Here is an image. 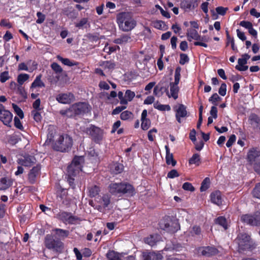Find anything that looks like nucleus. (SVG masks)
Returning a JSON list of instances; mask_svg holds the SVG:
<instances>
[{
    "label": "nucleus",
    "instance_id": "nucleus-1",
    "mask_svg": "<svg viewBox=\"0 0 260 260\" xmlns=\"http://www.w3.org/2000/svg\"><path fill=\"white\" fill-rule=\"evenodd\" d=\"M116 21L119 29L125 32L132 30L137 25L136 21L129 12H121L117 14Z\"/></svg>",
    "mask_w": 260,
    "mask_h": 260
},
{
    "label": "nucleus",
    "instance_id": "nucleus-2",
    "mask_svg": "<svg viewBox=\"0 0 260 260\" xmlns=\"http://www.w3.org/2000/svg\"><path fill=\"white\" fill-rule=\"evenodd\" d=\"M109 192L113 195L127 194L132 196L135 194L133 186L127 183H111L108 187Z\"/></svg>",
    "mask_w": 260,
    "mask_h": 260
},
{
    "label": "nucleus",
    "instance_id": "nucleus-3",
    "mask_svg": "<svg viewBox=\"0 0 260 260\" xmlns=\"http://www.w3.org/2000/svg\"><path fill=\"white\" fill-rule=\"evenodd\" d=\"M89 110V105L87 103H78L72 105L68 109L60 110L59 113L62 115L71 117L88 112Z\"/></svg>",
    "mask_w": 260,
    "mask_h": 260
},
{
    "label": "nucleus",
    "instance_id": "nucleus-4",
    "mask_svg": "<svg viewBox=\"0 0 260 260\" xmlns=\"http://www.w3.org/2000/svg\"><path fill=\"white\" fill-rule=\"evenodd\" d=\"M84 158L83 156H76L73 159L71 165L68 167V181L71 186L73 184L74 180L72 177L76 176L82 171V164Z\"/></svg>",
    "mask_w": 260,
    "mask_h": 260
},
{
    "label": "nucleus",
    "instance_id": "nucleus-5",
    "mask_svg": "<svg viewBox=\"0 0 260 260\" xmlns=\"http://www.w3.org/2000/svg\"><path fill=\"white\" fill-rule=\"evenodd\" d=\"M73 145L72 138L67 134L58 136L53 144V148L61 152H66L70 150Z\"/></svg>",
    "mask_w": 260,
    "mask_h": 260
},
{
    "label": "nucleus",
    "instance_id": "nucleus-6",
    "mask_svg": "<svg viewBox=\"0 0 260 260\" xmlns=\"http://www.w3.org/2000/svg\"><path fill=\"white\" fill-rule=\"evenodd\" d=\"M159 228L170 233H174L180 229L178 220L167 216L162 219L159 223Z\"/></svg>",
    "mask_w": 260,
    "mask_h": 260
},
{
    "label": "nucleus",
    "instance_id": "nucleus-7",
    "mask_svg": "<svg viewBox=\"0 0 260 260\" xmlns=\"http://www.w3.org/2000/svg\"><path fill=\"white\" fill-rule=\"evenodd\" d=\"M96 203H94L92 201L89 202V205L99 211L105 213L107 210L110 209L111 205V196L108 194L103 196L102 198L95 200Z\"/></svg>",
    "mask_w": 260,
    "mask_h": 260
},
{
    "label": "nucleus",
    "instance_id": "nucleus-8",
    "mask_svg": "<svg viewBox=\"0 0 260 260\" xmlns=\"http://www.w3.org/2000/svg\"><path fill=\"white\" fill-rule=\"evenodd\" d=\"M180 71L181 69L179 68H177L175 72L174 76V82H171L170 84V92L168 91L167 94L169 98H173L174 100H176L178 98V94L179 92L178 84L180 79Z\"/></svg>",
    "mask_w": 260,
    "mask_h": 260
},
{
    "label": "nucleus",
    "instance_id": "nucleus-9",
    "mask_svg": "<svg viewBox=\"0 0 260 260\" xmlns=\"http://www.w3.org/2000/svg\"><path fill=\"white\" fill-rule=\"evenodd\" d=\"M236 242L238 244L240 252L249 249L252 246V242L251 241L250 237L246 233H240L236 239Z\"/></svg>",
    "mask_w": 260,
    "mask_h": 260
},
{
    "label": "nucleus",
    "instance_id": "nucleus-10",
    "mask_svg": "<svg viewBox=\"0 0 260 260\" xmlns=\"http://www.w3.org/2000/svg\"><path fill=\"white\" fill-rule=\"evenodd\" d=\"M242 222L253 226H260V211H257L253 214H244L241 216Z\"/></svg>",
    "mask_w": 260,
    "mask_h": 260
},
{
    "label": "nucleus",
    "instance_id": "nucleus-11",
    "mask_svg": "<svg viewBox=\"0 0 260 260\" xmlns=\"http://www.w3.org/2000/svg\"><path fill=\"white\" fill-rule=\"evenodd\" d=\"M13 119V114L2 104H0V121L3 123L8 126L11 127V122Z\"/></svg>",
    "mask_w": 260,
    "mask_h": 260
},
{
    "label": "nucleus",
    "instance_id": "nucleus-12",
    "mask_svg": "<svg viewBox=\"0 0 260 260\" xmlns=\"http://www.w3.org/2000/svg\"><path fill=\"white\" fill-rule=\"evenodd\" d=\"M86 132L92 137V140L97 143H100L103 139V132L98 127L91 125L87 128Z\"/></svg>",
    "mask_w": 260,
    "mask_h": 260
},
{
    "label": "nucleus",
    "instance_id": "nucleus-13",
    "mask_svg": "<svg viewBox=\"0 0 260 260\" xmlns=\"http://www.w3.org/2000/svg\"><path fill=\"white\" fill-rule=\"evenodd\" d=\"M57 217L65 223L75 224L79 221V218L71 213L60 212L57 214Z\"/></svg>",
    "mask_w": 260,
    "mask_h": 260
},
{
    "label": "nucleus",
    "instance_id": "nucleus-14",
    "mask_svg": "<svg viewBox=\"0 0 260 260\" xmlns=\"http://www.w3.org/2000/svg\"><path fill=\"white\" fill-rule=\"evenodd\" d=\"M174 109L176 112L175 116L177 121L179 123H181V118L185 117L187 115L185 106L182 104H180L178 106H176L174 107Z\"/></svg>",
    "mask_w": 260,
    "mask_h": 260
},
{
    "label": "nucleus",
    "instance_id": "nucleus-15",
    "mask_svg": "<svg viewBox=\"0 0 260 260\" xmlns=\"http://www.w3.org/2000/svg\"><path fill=\"white\" fill-rule=\"evenodd\" d=\"M56 100L59 103L68 104L74 100V96L72 93H60L57 95Z\"/></svg>",
    "mask_w": 260,
    "mask_h": 260
},
{
    "label": "nucleus",
    "instance_id": "nucleus-16",
    "mask_svg": "<svg viewBox=\"0 0 260 260\" xmlns=\"http://www.w3.org/2000/svg\"><path fill=\"white\" fill-rule=\"evenodd\" d=\"M37 68V64L35 61H32L31 60H28L26 63L22 62L18 65V71H25L32 72L34 70Z\"/></svg>",
    "mask_w": 260,
    "mask_h": 260
},
{
    "label": "nucleus",
    "instance_id": "nucleus-17",
    "mask_svg": "<svg viewBox=\"0 0 260 260\" xmlns=\"http://www.w3.org/2000/svg\"><path fill=\"white\" fill-rule=\"evenodd\" d=\"M260 156V151L256 148H251L247 153V159L251 164H253Z\"/></svg>",
    "mask_w": 260,
    "mask_h": 260
},
{
    "label": "nucleus",
    "instance_id": "nucleus-18",
    "mask_svg": "<svg viewBox=\"0 0 260 260\" xmlns=\"http://www.w3.org/2000/svg\"><path fill=\"white\" fill-rule=\"evenodd\" d=\"M200 0H183L181 7L185 10H193L197 7Z\"/></svg>",
    "mask_w": 260,
    "mask_h": 260
},
{
    "label": "nucleus",
    "instance_id": "nucleus-19",
    "mask_svg": "<svg viewBox=\"0 0 260 260\" xmlns=\"http://www.w3.org/2000/svg\"><path fill=\"white\" fill-rule=\"evenodd\" d=\"M41 170L40 165L34 167L28 174V180L30 183L33 184L36 181L37 177L40 175Z\"/></svg>",
    "mask_w": 260,
    "mask_h": 260
},
{
    "label": "nucleus",
    "instance_id": "nucleus-20",
    "mask_svg": "<svg viewBox=\"0 0 260 260\" xmlns=\"http://www.w3.org/2000/svg\"><path fill=\"white\" fill-rule=\"evenodd\" d=\"M144 260H161L162 256L160 253L154 252H144L143 253Z\"/></svg>",
    "mask_w": 260,
    "mask_h": 260
},
{
    "label": "nucleus",
    "instance_id": "nucleus-21",
    "mask_svg": "<svg viewBox=\"0 0 260 260\" xmlns=\"http://www.w3.org/2000/svg\"><path fill=\"white\" fill-rule=\"evenodd\" d=\"M17 162L20 165L29 167L35 163L36 159L34 156H27L19 158Z\"/></svg>",
    "mask_w": 260,
    "mask_h": 260
},
{
    "label": "nucleus",
    "instance_id": "nucleus-22",
    "mask_svg": "<svg viewBox=\"0 0 260 260\" xmlns=\"http://www.w3.org/2000/svg\"><path fill=\"white\" fill-rule=\"evenodd\" d=\"M147 111L145 109L143 110L141 114V127L143 130L148 129L151 125L150 120L147 118Z\"/></svg>",
    "mask_w": 260,
    "mask_h": 260
},
{
    "label": "nucleus",
    "instance_id": "nucleus-23",
    "mask_svg": "<svg viewBox=\"0 0 260 260\" xmlns=\"http://www.w3.org/2000/svg\"><path fill=\"white\" fill-rule=\"evenodd\" d=\"M210 199L212 203L218 206L222 204L223 199L221 192L218 190L215 191L211 193L210 194Z\"/></svg>",
    "mask_w": 260,
    "mask_h": 260
},
{
    "label": "nucleus",
    "instance_id": "nucleus-24",
    "mask_svg": "<svg viewBox=\"0 0 260 260\" xmlns=\"http://www.w3.org/2000/svg\"><path fill=\"white\" fill-rule=\"evenodd\" d=\"M161 237L157 234L150 235L147 238H145L144 242L145 243L148 244L151 246L155 245L157 242L160 241Z\"/></svg>",
    "mask_w": 260,
    "mask_h": 260
},
{
    "label": "nucleus",
    "instance_id": "nucleus-25",
    "mask_svg": "<svg viewBox=\"0 0 260 260\" xmlns=\"http://www.w3.org/2000/svg\"><path fill=\"white\" fill-rule=\"evenodd\" d=\"M187 40L189 42H191L192 40H201V36L198 34L197 30H196L194 29H188L187 30V34H186Z\"/></svg>",
    "mask_w": 260,
    "mask_h": 260
},
{
    "label": "nucleus",
    "instance_id": "nucleus-26",
    "mask_svg": "<svg viewBox=\"0 0 260 260\" xmlns=\"http://www.w3.org/2000/svg\"><path fill=\"white\" fill-rule=\"evenodd\" d=\"M88 196L90 198L95 197L101 191L100 187L98 185H91L88 187Z\"/></svg>",
    "mask_w": 260,
    "mask_h": 260
},
{
    "label": "nucleus",
    "instance_id": "nucleus-27",
    "mask_svg": "<svg viewBox=\"0 0 260 260\" xmlns=\"http://www.w3.org/2000/svg\"><path fill=\"white\" fill-rule=\"evenodd\" d=\"M13 184L11 179L4 177L0 179V190H4L9 188Z\"/></svg>",
    "mask_w": 260,
    "mask_h": 260
},
{
    "label": "nucleus",
    "instance_id": "nucleus-28",
    "mask_svg": "<svg viewBox=\"0 0 260 260\" xmlns=\"http://www.w3.org/2000/svg\"><path fill=\"white\" fill-rule=\"evenodd\" d=\"M185 233L188 237H194L201 234V230L200 226L194 225L192 227H190Z\"/></svg>",
    "mask_w": 260,
    "mask_h": 260
},
{
    "label": "nucleus",
    "instance_id": "nucleus-29",
    "mask_svg": "<svg viewBox=\"0 0 260 260\" xmlns=\"http://www.w3.org/2000/svg\"><path fill=\"white\" fill-rule=\"evenodd\" d=\"M217 250L213 247H206L202 248L200 249V252L202 255L210 256L216 253Z\"/></svg>",
    "mask_w": 260,
    "mask_h": 260
},
{
    "label": "nucleus",
    "instance_id": "nucleus-30",
    "mask_svg": "<svg viewBox=\"0 0 260 260\" xmlns=\"http://www.w3.org/2000/svg\"><path fill=\"white\" fill-rule=\"evenodd\" d=\"M108 260H123L124 255L114 251H109L106 254Z\"/></svg>",
    "mask_w": 260,
    "mask_h": 260
},
{
    "label": "nucleus",
    "instance_id": "nucleus-31",
    "mask_svg": "<svg viewBox=\"0 0 260 260\" xmlns=\"http://www.w3.org/2000/svg\"><path fill=\"white\" fill-rule=\"evenodd\" d=\"M165 149L166 151V160L167 165H171L172 166H175L176 164V161L173 158V155L170 152V149L168 146H165Z\"/></svg>",
    "mask_w": 260,
    "mask_h": 260
},
{
    "label": "nucleus",
    "instance_id": "nucleus-32",
    "mask_svg": "<svg viewBox=\"0 0 260 260\" xmlns=\"http://www.w3.org/2000/svg\"><path fill=\"white\" fill-rule=\"evenodd\" d=\"M42 75H39L37 76L35 80L33 81V82L31 83V86L30 87V90H33V89L36 88L37 87H44L45 86V85L44 83L42 81Z\"/></svg>",
    "mask_w": 260,
    "mask_h": 260
},
{
    "label": "nucleus",
    "instance_id": "nucleus-33",
    "mask_svg": "<svg viewBox=\"0 0 260 260\" xmlns=\"http://www.w3.org/2000/svg\"><path fill=\"white\" fill-rule=\"evenodd\" d=\"M249 119L254 128L260 129V118L256 115L254 114L250 115Z\"/></svg>",
    "mask_w": 260,
    "mask_h": 260
},
{
    "label": "nucleus",
    "instance_id": "nucleus-34",
    "mask_svg": "<svg viewBox=\"0 0 260 260\" xmlns=\"http://www.w3.org/2000/svg\"><path fill=\"white\" fill-rule=\"evenodd\" d=\"M56 134L55 128L53 126H49L48 129V133L47 135V140L46 143L49 144L53 141L54 136Z\"/></svg>",
    "mask_w": 260,
    "mask_h": 260
},
{
    "label": "nucleus",
    "instance_id": "nucleus-35",
    "mask_svg": "<svg viewBox=\"0 0 260 260\" xmlns=\"http://www.w3.org/2000/svg\"><path fill=\"white\" fill-rule=\"evenodd\" d=\"M131 38L128 35H123L120 38L115 40L114 42L116 44H123L131 41Z\"/></svg>",
    "mask_w": 260,
    "mask_h": 260
},
{
    "label": "nucleus",
    "instance_id": "nucleus-36",
    "mask_svg": "<svg viewBox=\"0 0 260 260\" xmlns=\"http://www.w3.org/2000/svg\"><path fill=\"white\" fill-rule=\"evenodd\" d=\"M153 107L155 109L160 111H169L171 110V107L169 105H162L158 102H155L153 104Z\"/></svg>",
    "mask_w": 260,
    "mask_h": 260
},
{
    "label": "nucleus",
    "instance_id": "nucleus-37",
    "mask_svg": "<svg viewBox=\"0 0 260 260\" xmlns=\"http://www.w3.org/2000/svg\"><path fill=\"white\" fill-rule=\"evenodd\" d=\"M123 165L119 163H115L111 167V172L115 174L120 173L123 171Z\"/></svg>",
    "mask_w": 260,
    "mask_h": 260
},
{
    "label": "nucleus",
    "instance_id": "nucleus-38",
    "mask_svg": "<svg viewBox=\"0 0 260 260\" xmlns=\"http://www.w3.org/2000/svg\"><path fill=\"white\" fill-rule=\"evenodd\" d=\"M215 222L216 223L222 226L224 230H226L228 228V223L226 218L224 217H218L216 219Z\"/></svg>",
    "mask_w": 260,
    "mask_h": 260
},
{
    "label": "nucleus",
    "instance_id": "nucleus-39",
    "mask_svg": "<svg viewBox=\"0 0 260 260\" xmlns=\"http://www.w3.org/2000/svg\"><path fill=\"white\" fill-rule=\"evenodd\" d=\"M57 58L59 61H60L64 65H66V66H68L69 67H72V66L77 65V63L76 62L71 61L68 58H64L59 55H58L57 56Z\"/></svg>",
    "mask_w": 260,
    "mask_h": 260
},
{
    "label": "nucleus",
    "instance_id": "nucleus-40",
    "mask_svg": "<svg viewBox=\"0 0 260 260\" xmlns=\"http://www.w3.org/2000/svg\"><path fill=\"white\" fill-rule=\"evenodd\" d=\"M29 75L25 73L20 74L17 77V82L20 85H22L29 79Z\"/></svg>",
    "mask_w": 260,
    "mask_h": 260
},
{
    "label": "nucleus",
    "instance_id": "nucleus-41",
    "mask_svg": "<svg viewBox=\"0 0 260 260\" xmlns=\"http://www.w3.org/2000/svg\"><path fill=\"white\" fill-rule=\"evenodd\" d=\"M200 155L198 153L194 154L189 160V164H195L197 166L200 165Z\"/></svg>",
    "mask_w": 260,
    "mask_h": 260
},
{
    "label": "nucleus",
    "instance_id": "nucleus-42",
    "mask_svg": "<svg viewBox=\"0 0 260 260\" xmlns=\"http://www.w3.org/2000/svg\"><path fill=\"white\" fill-rule=\"evenodd\" d=\"M100 66L105 69L111 70L115 67V64L111 61H103L100 63Z\"/></svg>",
    "mask_w": 260,
    "mask_h": 260
},
{
    "label": "nucleus",
    "instance_id": "nucleus-43",
    "mask_svg": "<svg viewBox=\"0 0 260 260\" xmlns=\"http://www.w3.org/2000/svg\"><path fill=\"white\" fill-rule=\"evenodd\" d=\"M135 96V93L131 90H126L125 93V100L126 101L127 104L128 102L133 100Z\"/></svg>",
    "mask_w": 260,
    "mask_h": 260
},
{
    "label": "nucleus",
    "instance_id": "nucleus-44",
    "mask_svg": "<svg viewBox=\"0 0 260 260\" xmlns=\"http://www.w3.org/2000/svg\"><path fill=\"white\" fill-rule=\"evenodd\" d=\"M63 248V244L60 241L55 240L54 242V244L53 247H52V249L55 250L58 252H60L62 251Z\"/></svg>",
    "mask_w": 260,
    "mask_h": 260
},
{
    "label": "nucleus",
    "instance_id": "nucleus-45",
    "mask_svg": "<svg viewBox=\"0 0 260 260\" xmlns=\"http://www.w3.org/2000/svg\"><path fill=\"white\" fill-rule=\"evenodd\" d=\"M210 185V179L208 177H206L203 181L201 186L200 188V190L201 191H206L209 187Z\"/></svg>",
    "mask_w": 260,
    "mask_h": 260
},
{
    "label": "nucleus",
    "instance_id": "nucleus-46",
    "mask_svg": "<svg viewBox=\"0 0 260 260\" xmlns=\"http://www.w3.org/2000/svg\"><path fill=\"white\" fill-rule=\"evenodd\" d=\"M55 233L59 237L61 238L67 237L69 235V231L60 229H56L55 230Z\"/></svg>",
    "mask_w": 260,
    "mask_h": 260
},
{
    "label": "nucleus",
    "instance_id": "nucleus-47",
    "mask_svg": "<svg viewBox=\"0 0 260 260\" xmlns=\"http://www.w3.org/2000/svg\"><path fill=\"white\" fill-rule=\"evenodd\" d=\"M12 107L19 117L21 119L23 118L24 114L22 110L15 104H12Z\"/></svg>",
    "mask_w": 260,
    "mask_h": 260
},
{
    "label": "nucleus",
    "instance_id": "nucleus-48",
    "mask_svg": "<svg viewBox=\"0 0 260 260\" xmlns=\"http://www.w3.org/2000/svg\"><path fill=\"white\" fill-rule=\"evenodd\" d=\"M252 193L254 198L260 199V183L255 185Z\"/></svg>",
    "mask_w": 260,
    "mask_h": 260
},
{
    "label": "nucleus",
    "instance_id": "nucleus-49",
    "mask_svg": "<svg viewBox=\"0 0 260 260\" xmlns=\"http://www.w3.org/2000/svg\"><path fill=\"white\" fill-rule=\"evenodd\" d=\"M154 26L155 28L158 29H165L166 24L165 23L161 20H156L154 22Z\"/></svg>",
    "mask_w": 260,
    "mask_h": 260
},
{
    "label": "nucleus",
    "instance_id": "nucleus-50",
    "mask_svg": "<svg viewBox=\"0 0 260 260\" xmlns=\"http://www.w3.org/2000/svg\"><path fill=\"white\" fill-rule=\"evenodd\" d=\"M250 58V56L248 54H244L242 55V57L239 58L238 60V64L246 65L247 62V60Z\"/></svg>",
    "mask_w": 260,
    "mask_h": 260
},
{
    "label": "nucleus",
    "instance_id": "nucleus-51",
    "mask_svg": "<svg viewBox=\"0 0 260 260\" xmlns=\"http://www.w3.org/2000/svg\"><path fill=\"white\" fill-rule=\"evenodd\" d=\"M132 115L133 114L132 112L128 111H124L121 113L120 118L123 120H126L129 119L132 117Z\"/></svg>",
    "mask_w": 260,
    "mask_h": 260
},
{
    "label": "nucleus",
    "instance_id": "nucleus-52",
    "mask_svg": "<svg viewBox=\"0 0 260 260\" xmlns=\"http://www.w3.org/2000/svg\"><path fill=\"white\" fill-rule=\"evenodd\" d=\"M117 96V93L114 91H112L110 94L107 92H102L100 94V97L105 96L108 100H110L111 98H114Z\"/></svg>",
    "mask_w": 260,
    "mask_h": 260
},
{
    "label": "nucleus",
    "instance_id": "nucleus-53",
    "mask_svg": "<svg viewBox=\"0 0 260 260\" xmlns=\"http://www.w3.org/2000/svg\"><path fill=\"white\" fill-rule=\"evenodd\" d=\"M14 125L17 128H18L21 131H24V127L22 125V124L21 123V122L18 117L15 116L14 117Z\"/></svg>",
    "mask_w": 260,
    "mask_h": 260
},
{
    "label": "nucleus",
    "instance_id": "nucleus-54",
    "mask_svg": "<svg viewBox=\"0 0 260 260\" xmlns=\"http://www.w3.org/2000/svg\"><path fill=\"white\" fill-rule=\"evenodd\" d=\"M10 78L9 75V72L8 71H5L2 72L0 75V81L2 83L5 82Z\"/></svg>",
    "mask_w": 260,
    "mask_h": 260
},
{
    "label": "nucleus",
    "instance_id": "nucleus-55",
    "mask_svg": "<svg viewBox=\"0 0 260 260\" xmlns=\"http://www.w3.org/2000/svg\"><path fill=\"white\" fill-rule=\"evenodd\" d=\"M31 115L33 116L34 120L37 122L40 121L42 119L41 115L39 112V111L33 110L31 112Z\"/></svg>",
    "mask_w": 260,
    "mask_h": 260
},
{
    "label": "nucleus",
    "instance_id": "nucleus-56",
    "mask_svg": "<svg viewBox=\"0 0 260 260\" xmlns=\"http://www.w3.org/2000/svg\"><path fill=\"white\" fill-rule=\"evenodd\" d=\"M180 61L179 63L181 64H184L186 62H188L189 61V58L186 54L182 53L180 55Z\"/></svg>",
    "mask_w": 260,
    "mask_h": 260
},
{
    "label": "nucleus",
    "instance_id": "nucleus-57",
    "mask_svg": "<svg viewBox=\"0 0 260 260\" xmlns=\"http://www.w3.org/2000/svg\"><path fill=\"white\" fill-rule=\"evenodd\" d=\"M51 67L52 70L56 73H60L62 71V69L61 67L56 62L52 63Z\"/></svg>",
    "mask_w": 260,
    "mask_h": 260
},
{
    "label": "nucleus",
    "instance_id": "nucleus-58",
    "mask_svg": "<svg viewBox=\"0 0 260 260\" xmlns=\"http://www.w3.org/2000/svg\"><path fill=\"white\" fill-rule=\"evenodd\" d=\"M182 188L185 190L193 191L194 190V187L190 183L185 182L182 185Z\"/></svg>",
    "mask_w": 260,
    "mask_h": 260
},
{
    "label": "nucleus",
    "instance_id": "nucleus-59",
    "mask_svg": "<svg viewBox=\"0 0 260 260\" xmlns=\"http://www.w3.org/2000/svg\"><path fill=\"white\" fill-rule=\"evenodd\" d=\"M226 92V85L225 83H223L221 84L218 93L221 96H224Z\"/></svg>",
    "mask_w": 260,
    "mask_h": 260
},
{
    "label": "nucleus",
    "instance_id": "nucleus-60",
    "mask_svg": "<svg viewBox=\"0 0 260 260\" xmlns=\"http://www.w3.org/2000/svg\"><path fill=\"white\" fill-rule=\"evenodd\" d=\"M236 136L235 135H232L226 143V147L228 148L231 147L233 143L236 141Z\"/></svg>",
    "mask_w": 260,
    "mask_h": 260
},
{
    "label": "nucleus",
    "instance_id": "nucleus-61",
    "mask_svg": "<svg viewBox=\"0 0 260 260\" xmlns=\"http://www.w3.org/2000/svg\"><path fill=\"white\" fill-rule=\"evenodd\" d=\"M157 132V130L155 128H153L148 132V138L149 141H153L155 138V134Z\"/></svg>",
    "mask_w": 260,
    "mask_h": 260
},
{
    "label": "nucleus",
    "instance_id": "nucleus-62",
    "mask_svg": "<svg viewBox=\"0 0 260 260\" xmlns=\"http://www.w3.org/2000/svg\"><path fill=\"white\" fill-rule=\"evenodd\" d=\"M220 99V98L218 95L215 93H214L209 99V101L211 102L213 104L216 105V102Z\"/></svg>",
    "mask_w": 260,
    "mask_h": 260
},
{
    "label": "nucleus",
    "instance_id": "nucleus-63",
    "mask_svg": "<svg viewBox=\"0 0 260 260\" xmlns=\"http://www.w3.org/2000/svg\"><path fill=\"white\" fill-rule=\"evenodd\" d=\"M55 240L46 238L45 240V244L46 247L52 249V247H53Z\"/></svg>",
    "mask_w": 260,
    "mask_h": 260
},
{
    "label": "nucleus",
    "instance_id": "nucleus-64",
    "mask_svg": "<svg viewBox=\"0 0 260 260\" xmlns=\"http://www.w3.org/2000/svg\"><path fill=\"white\" fill-rule=\"evenodd\" d=\"M240 25L249 30L252 26V24L249 21L243 20L240 22Z\"/></svg>",
    "mask_w": 260,
    "mask_h": 260
}]
</instances>
